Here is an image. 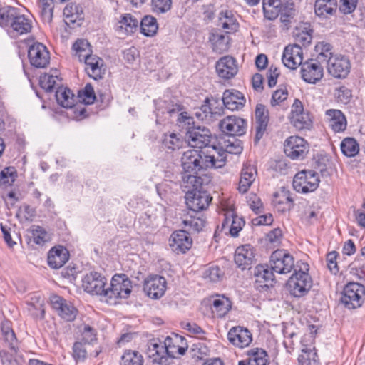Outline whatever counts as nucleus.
Segmentation results:
<instances>
[{"mask_svg": "<svg viewBox=\"0 0 365 365\" xmlns=\"http://www.w3.org/2000/svg\"><path fill=\"white\" fill-rule=\"evenodd\" d=\"M63 15L70 23H76L83 19V9L73 4H68L63 9Z\"/></svg>", "mask_w": 365, "mask_h": 365, "instance_id": "45", "label": "nucleus"}, {"mask_svg": "<svg viewBox=\"0 0 365 365\" xmlns=\"http://www.w3.org/2000/svg\"><path fill=\"white\" fill-rule=\"evenodd\" d=\"M304 269L295 271L288 280L287 284L294 297L304 296L312 286V280L307 272L309 269L307 264L304 265Z\"/></svg>", "mask_w": 365, "mask_h": 365, "instance_id": "6", "label": "nucleus"}, {"mask_svg": "<svg viewBox=\"0 0 365 365\" xmlns=\"http://www.w3.org/2000/svg\"><path fill=\"white\" fill-rule=\"evenodd\" d=\"M215 67L218 76L225 79L233 78L238 71L235 59L229 56L222 57Z\"/></svg>", "mask_w": 365, "mask_h": 365, "instance_id": "22", "label": "nucleus"}, {"mask_svg": "<svg viewBox=\"0 0 365 365\" xmlns=\"http://www.w3.org/2000/svg\"><path fill=\"white\" fill-rule=\"evenodd\" d=\"M58 103L66 108H72L75 103V96L68 88L61 87L56 91Z\"/></svg>", "mask_w": 365, "mask_h": 365, "instance_id": "38", "label": "nucleus"}, {"mask_svg": "<svg viewBox=\"0 0 365 365\" xmlns=\"http://www.w3.org/2000/svg\"><path fill=\"white\" fill-rule=\"evenodd\" d=\"M301 76L305 82L315 84L322 78L324 69L318 61L309 60L302 63Z\"/></svg>", "mask_w": 365, "mask_h": 365, "instance_id": "15", "label": "nucleus"}, {"mask_svg": "<svg viewBox=\"0 0 365 365\" xmlns=\"http://www.w3.org/2000/svg\"><path fill=\"white\" fill-rule=\"evenodd\" d=\"M282 0H263V11L266 19L274 20L279 15Z\"/></svg>", "mask_w": 365, "mask_h": 365, "instance_id": "42", "label": "nucleus"}, {"mask_svg": "<svg viewBox=\"0 0 365 365\" xmlns=\"http://www.w3.org/2000/svg\"><path fill=\"white\" fill-rule=\"evenodd\" d=\"M365 297V287L357 282L347 284L341 294V302L348 309L361 306Z\"/></svg>", "mask_w": 365, "mask_h": 365, "instance_id": "5", "label": "nucleus"}, {"mask_svg": "<svg viewBox=\"0 0 365 365\" xmlns=\"http://www.w3.org/2000/svg\"><path fill=\"white\" fill-rule=\"evenodd\" d=\"M166 289V280L163 277L154 275L149 277L144 282V290L152 299L160 298Z\"/></svg>", "mask_w": 365, "mask_h": 365, "instance_id": "18", "label": "nucleus"}, {"mask_svg": "<svg viewBox=\"0 0 365 365\" xmlns=\"http://www.w3.org/2000/svg\"><path fill=\"white\" fill-rule=\"evenodd\" d=\"M231 221V225L230 227V233L232 237H237L238 235L239 232L242 230V227L245 225V221L242 218L238 216H232V220L230 219L226 218L225 222L222 224V226L225 227V224L229 225Z\"/></svg>", "mask_w": 365, "mask_h": 365, "instance_id": "57", "label": "nucleus"}, {"mask_svg": "<svg viewBox=\"0 0 365 365\" xmlns=\"http://www.w3.org/2000/svg\"><path fill=\"white\" fill-rule=\"evenodd\" d=\"M186 204L190 210L199 212L206 209L212 200V197L205 191H186Z\"/></svg>", "mask_w": 365, "mask_h": 365, "instance_id": "14", "label": "nucleus"}, {"mask_svg": "<svg viewBox=\"0 0 365 365\" xmlns=\"http://www.w3.org/2000/svg\"><path fill=\"white\" fill-rule=\"evenodd\" d=\"M163 347L165 350L163 352L168 359H173L176 357L178 345L174 344L173 339L170 336L166 337L164 344H163Z\"/></svg>", "mask_w": 365, "mask_h": 365, "instance_id": "61", "label": "nucleus"}, {"mask_svg": "<svg viewBox=\"0 0 365 365\" xmlns=\"http://www.w3.org/2000/svg\"><path fill=\"white\" fill-rule=\"evenodd\" d=\"M210 100L206 98L204 104L195 113V116L200 120H210L213 116L220 115V110L219 111L214 110Z\"/></svg>", "mask_w": 365, "mask_h": 365, "instance_id": "44", "label": "nucleus"}, {"mask_svg": "<svg viewBox=\"0 0 365 365\" xmlns=\"http://www.w3.org/2000/svg\"><path fill=\"white\" fill-rule=\"evenodd\" d=\"M132 291V282L125 274H116L111 280L109 287H107L106 302L115 304L117 299H126Z\"/></svg>", "mask_w": 365, "mask_h": 365, "instance_id": "2", "label": "nucleus"}, {"mask_svg": "<svg viewBox=\"0 0 365 365\" xmlns=\"http://www.w3.org/2000/svg\"><path fill=\"white\" fill-rule=\"evenodd\" d=\"M211 150H188L181 157L184 173H199L207 168H219L224 165V158L218 159Z\"/></svg>", "mask_w": 365, "mask_h": 365, "instance_id": "1", "label": "nucleus"}, {"mask_svg": "<svg viewBox=\"0 0 365 365\" xmlns=\"http://www.w3.org/2000/svg\"><path fill=\"white\" fill-rule=\"evenodd\" d=\"M350 61L344 56L336 54L327 60L328 73L334 78H346L350 72Z\"/></svg>", "mask_w": 365, "mask_h": 365, "instance_id": "12", "label": "nucleus"}, {"mask_svg": "<svg viewBox=\"0 0 365 365\" xmlns=\"http://www.w3.org/2000/svg\"><path fill=\"white\" fill-rule=\"evenodd\" d=\"M219 26L225 30L227 34L236 31L239 26L232 12L227 10L220 13Z\"/></svg>", "mask_w": 365, "mask_h": 365, "instance_id": "37", "label": "nucleus"}, {"mask_svg": "<svg viewBox=\"0 0 365 365\" xmlns=\"http://www.w3.org/2000/svg\"><path fill=\"white\" fill-rule=\"evenodd\" d=\"M17 171L13 166H9L1 170V186H10L17 178Z\"/></svg>", "mask_w": 365, "mask_h": 365, "instance_id": "53", "label": "nucleus"}, {"mask_svg": "<svg viewBox=\"0 0 365 365\" xmlns=\"http://www.w3.org/2000/svg\"><path fill=\"white\" fill-rule=\"evenodd\" d=\"M255 277V282L259 284L260 287H267L272 285V282L274 279L273 271H269L267 267L264 265H257L254 270L253 273Z\"/></svg>", "mask_w": 365, "mask_h": 365, "instance_id": "34", "label": "nucleus"}, {"mask_svg": "<svg viewBox=\"0 0 365 365\" xmlns=\"http://www.w3.org/2000/svg\"><path fill=\"white\" fill-rule=\"evenodd\" d=\"M169 245L175 253L184 254L191 248L192 240L187 231L180 230L171 235L169 239Z\"/></svg>", "mask_w": 365, "mask_h": 365, "instance_id": "16", "label": "nucleus"}, {"mask_svg": "<svg viewBox=\"0 0 365 365\" xmlns=\"http://www.w3.org/2000/svg\"><path fill=\"white\" fill-rule=\"evenodd\" d=\"M227 338L231 344L241 349L248 346L252 341L251 332L247 328L240 326L230 329Z\"/></svg>", "mask_w": 365, "mask_h": 365, "instance_id": "20", "label": "nucleus"}, {"mask_svg": "<svg viewBox=\"0 0 365 365\" xmlns=\"http://www.w3.org/2000/svg\"><path fill=\"white\" fill-rule=\"evenodd\" d=\"M282 61L286 67L290 69H296L297 66L302 63V48L297 44L288 45L284 50Z\"/></svg>", "mask_w": 365, "mask_h": 365, "instance_id": "19", "label": "nucleus"}, {"mask_svg": "<svg viewBox=\"0 0 365 365\" xmlns=\"http://www.w3.org/2000/svg\"><path fill=\"white\" fill-rule=\"evenodd\" d=\"M143 359L141 354L136 351H125L121 357V365H143Z\"/></svg>", "mask_w": 365, "mask_h": 365, "instance_id": "50", "label": "nucleus"}, {"mask_svg": "<svg viewBox=\"0 0 365 365\" xmlns=\"http://www.w3.org/2000/svg\"><path fill=\"white\" fill-rule=\"evenodd\" d=\"M315 49L319 53L317 56L318 61L325 60L327 61L330 56H334L331 52L332 46L329 43L319 42L316 45Z\"/></svg>", "mask_w": 365, "mask_h": 365, "instance_id": "54", "label": "nucleus"}, {"mask_svg": "<svg viewBox=\"0 0 365 365\" xmlns=\"http://www.w3.org/2000/svg\"><path fill=\"white\" fill-rule=\"evenodd\" d=\"M183 143L182 140L175 133L165 135L163 140V145L171 150L179 149Z\"/></svg>", "mask_w": 365, "mask_h": 365, "instance_id": "55", "label": "nucleus"}, {"mask_svg": "<svg viewBox=\"0 0 365 365\" xmlns=\"http://www.w3.org/2000/svg\"><path fill=\"white\" fill-rule=\"evenodd\" d=\"M138 20L130 14H125L121 16L117 25V30L122 34L134 33L138 26Z\"/></svg>", "mask_w": 365, "mask_h": 365, "instance_id": "35", "label": "nucleus"}, {"mask_svg": "<svg viewBox=\"0 0 365 365\" xmlns=\"http://www.w3.org/2000/svg\"><path fill=\"white\" fill-rule=\"evenodd\" d=\"M31 231L34 242L36 244L43 245L49 239L47 232L38 225H33L31 227Z\"/></svg>", "mask_w": 365, "mask_h": 365, "instance_id": "59", "label": "nucleus"}, {"mask_svg": "<svg viewBox=\"0 0 365 365\" xmlns=\"http://www.w3.org/2000/svg\"><path fill=\"white\" fill-rule=\"evenodd\" d=\"M165 350L161 341L153 339L148 344L147 354L150 359H152L153 363L159 365H168V358L163 352Z\"/></svg>", "mask_w": 365, "mask_h": 365, "instance_id": "25", "label": "nucleus"}, {"mask_svg": "<svg viewBox=\"0 0 365 365\" xmlns=\"http://www.w3.org/2000/svg\"><path fill=\"white\" fill-rule=\"evenodd\" d=\"M245 98L238 91L226 90L222 96V102L225 108L230 110L242 108L245 103Z\"/></svg>", "mask_w": 365, "mask_h": 365, "instance_id": "28", "label": "nucleus"}, {"mask_svg": "<svg viewBox=\"0 0 365 365\" xmlns=\"http://www.w3.org/2000/svg\"><path fill=\"white\" fill-rule=\"evenodd\" d=\"M28 56L31 64L36 68H45L50 60L49 52L41 43H36L29 47Z\"/></svg>", "mask_w": 365, "mask_h": 365, "instance_id": "17", "label": "nucleus"}, {"mask_svg": "<svg viewBox=\"0 0 365 365\" xmlns=\"http://www.w3.org/2000/svg\"><path fill=\"white\" fill-rule=\"evenodd\" d=\"M186 140L192 148H211L214 138L210 130L205 127H193L186 133Z\"/></svg>", "mask_w": 365, "mask_h": 365, "instance_id": "7", "label": "nucleus"}, {"mask_svg": "<svg viewBox=\"0 0 365 365\" xmlns=\"http://www.w3.org/2000/svg\"><path fill=\"white\" fill-rule=\"evenodd\" d=\"M269 266L273 272L285 274L294 269V259L287 250H277L270 256Z\"/></svg>", "mask_w": 365, "mask_h": 365, "instance_id": "8", "label": "nucleus"}, {"mask_svg": "<svg viewBox=\"0 0 365 365\" xmlns=\"http://www.w3.org/2000/svg\"><path fill=\"white\" fill-rule=\"evenodd\" d=\"M90 43L88 41L80 39L76 41L73 44V48L76 51V56H78L80 61H83V55L82 54H91V49L90 48Z\"/></svg>", "mask_w": 365, "mask_h": 365, "instance_id": "56", "label": "nucleus"}, {"mask_svg": "<svg viewBox=\"0 0 365 365\" xmlns=\"http://www.w3.org/2000/svg\"><path fill=\"white\" fill-rule=\"evenodd\" d=\"M158 26L156 19L151 16H145L140 21V30L143 34L146 36H154Z\"/></svg>", "mask_w": 365, "mask_h": 365, "instance_id": "46", "label": "nucleus"}, {"mask_svg": "<svg viewBox=\"0 0 365 365\" xmlns=\"http://www.w3.org/2000/svg\"><path fill=\"white\" fill-rule=\"evenodd\" d=\"M242 150L241 142L239 140L233 138V140H227L224 142L223 147H218L215 144L212 145V153H216L217 157L216 158H224V163H225L226 153L230 154H240Z\"/></svg>", "mask_w": 365, "mask_h": 365, "instance_id": "27", "label": "nucleus"}, {"mask_svg": "<svg viewBox=\"0 0 365 365\" xmlns=\"http://www.w3.org/2000/svg\"><path fill=\"white\" fill-rule=\"evenodd\" d=\"M319 179L313 170H302L295 175L293 187L297 192H309L314 191L319 186Z\"/></svg>", "mask_w": 365, "mask_h": 365, "instance_id": "9", "label": "nucleus"}, {"mask_svg": "<svg viewBox=\"0 0 365 365\" xmlns=\"http://www.w3.org/2000/svg\"><path fill=\"white\" fill-rule=\"evenodd\" d=\"M212 51L219 54L227 52L230 48V38L228 35L212 33L210 37Z\"/></svg>", "mask_w": 365, "mask_h": 365, "instance_id": "36", "label": "nucleus"}, {"mask_svg": "<svg viewBox=\"0 0 365 365\" xmlns=\"http://www.w3.org/2000/svg\"><path fill=\"white\" fill-rule=\"evenodd\" d=\"M248 359V365H267V353L262 349L251 350Z\"/></svg>", "mask_w": 365, "mask_h": 365, "instance_id": "52", "label": "nucleus"}, {"mask_svg": "<svg viewBox=\"0 0 365 365\" xmlns=\"http://www.w3.org/2000/svg\"><path fill=\"white\" fill-rule=\"evenodd\" d=\"M256 135L255 142H258L267 129L269 122V112L262 104H257L255 108Z\"/></svg>", "mask_w": 365, "mask_h": 365, "instance_id": "26", "label": "nucleus"}, {"mask_svg": "<svg viewBox=\"0 0 365 365\" xmlns=\"http://www.w3.org/2000/svg\"><path fill=\"white\" fill-rule=\"evenodd\" d=\"M257 175L256 168L250 165H245L241 170L239 181L238 190L241 193H245L253 183Z\"/></svg>", "mask_w": 365, "mask_h": 365, "instance_id": "31", "label": "nucleus"}, {"mask_svg": "<svg viewBox=\"0 0 365 365\" xmlns=\"http://www.w3.org/2000/svg\"><path fill=\"white\" fill-rule=\"evenodd\" d=\"M107 279L101 273L91 272L86 274L82 279V287L85 292L100 297V300L106 302L105 296L107 294Z\"/></svg>", "mask_w": 365, "mask_h": 365, "instance_id": "4", "label": "nucleus"}, {"mask_svg": "<svg viewBox=\"0 0 365 365\" xmlns=\"http://www.w3.org/2000/svg\"><path fill=\"white\" fill-rule=\"evenodd\" d=\"M284 150L287 156L293 160L303 159L308 153V145L304 138L299 136H291L284 145Z\"/></svg>", "mask_w": 365, "mask_h": 365, "instance_id": "11", "label": "nucleus"}, {"mask_svg": "<svg viewBox=\"0 0 365 365\" xmlns=\"http://www.w3.org/2000/svg\"><path fill=\"white\" fill-rule=\"evenodd\" d=\"M51 304L61 318L68 322L73 321L78 314L76 308L71 303L66 302L59 296L51 298Z\"/></svg>", "mask_w": 365, "mask_h": 365, "instance_id": "21", "label": "nucleus"}, {"mask_svg": "<svg viewBox=\"0 0 365 365\" xmlns=\"http://www.w3.org/2000/svg\"><path fill=\"white\" fill-rule=\"evenodd\" d=\"M78 98L84 104H92L96 99L93 86L90 83L86 84L83 90L78 91Z\"/></svg>", "mask_w": 365, "mask_h": 365, "instance_id": "58", "label": "nucleus"}, {"mask_svg": "<svg viewBox=\"0 0 365 365\" xmlns=\"http://www.w3.org/2000/svg\"><path fill=\"white\" fill-rule=\"evenodd\" d=\"M218 125L223 133L231 136H240L246 132L245 120L235 115L227 116L220 121Z\"/></svg>", "mask_w": 365, "mask_h": 365, "instance_id": "13", "label": "nucleus"}, {"mask_svg": "<svg viewBox=\"0 0 365 365\" xmlns=\"http://www.w3.org/2000/svg\"><path fill=\"white\" fill-rule=\"evenodd\" d=\"M86 68V71L90 77L95 80L102 78L103 60L96 55L83 54Z\"/></svg>", "mask_w": 365, "mask_h": 365, "instance_id": "29", "label": "nucleus"}, {"mask_svg": "<svg viewBox=\"0 0 365 365\" xmlns=\"http://www.w3.org/2000/svg\"><path fill=\"white\" fill-rule=\"evenodd\" d=\"M329 117V124L334 132H341L346 128V120L339 110H328L326 112Z\"/></svg>", "mask_w": 365, "mask_h": 365, "instance_id": "32", "label": "nucleus"}, {"mask_svg": "<svg viewBox=\"0 0 365 365\" xmlns=\"http://www.w3.org/2000/svg\"><path fill=\"white\" fill-rule=\"evenodd\" d=\"M224 272L217 266H212L207 269L204 272V277L210 282H216L220 281Z\"/></svg>", "mask_w": 365, "mask_h": 365, "instance_id": "60", "label": "nucleus"}, {"mask_svg": "<svg viewBox=\"0 0 365 365\" xmlns=\"http://www.w3.org/2000/svg\"><path fill=\"white\" fill-rule=\"evenodd\" d=\"M206 223L205 220L202 216H185L182 220V224L189 232H199L202 230Z\"/></svg>", "mask_w": 365, "mask_h": 365, "instance_id": "40", "label": "nucleus"}, {"mask_svg": "<svg viewBox=\"0 0 365 365\" xmlns=\"http://www.w3.org/2000/svg\"><path fill=\"white\" fill-rule=\"evenodd\" d=\"M337 9V0H316L314 11L318 16L327 18L333 15Z\"/></svg>", "mask_w": 365, "mask_h": 365, "instance_id": "33", "label": "nucleus"}, {"mask_svg": "<svg viewBox=\"0 0 365 365\" xmlns=\"http://www.w3.org/2000/svg\"><path fill=\"white\" fill-rule=\"evenodd\" d=\"M69 254L63 246L54 247L48 254V264L53 269H59L68 260Z\"/></svg>", "mask_w": 365, "mask_h": 365, "instance_id": "24", "label": "nucleus"}, {"mask_svg": "<svg viewBox=\"0 0 365 365\" xmlns=\"http://www.w3.org/2000/svg\"><path fill=\"white\" fill-rule=\"evenodd\" d=\"M199 173H184L182 174V186L187 189L186 191L200 190L202 185V179L198 176Z\"/></svg>", "mask_w": 365, "mask_h": 365, "instance_id": "39", "label": "nucleus"}, {"mask_svg": "<svg viewBox=\"0 0 365 365\" xmlns=\"http://www.w3.org/2000/svg\"><path fill=\"white\" fill-rule=\"evenodd\" d=\"M288 92L287 90L285 88H280L275 91L272 96L271 105L272 106L279 105L280 103L286 100Z\"/></svg>", "mask_w": 365, "mask_h": 365, "instance_id": "63", "label": "nucleus"}, {"mask_svg": "<svg viewBox=\"0 0 365 365\" xmlns=\"http://www.w3.org/2000/svg\"><path fill=\"white\" fill-rule=\"evenodd\" d=\"M153 10L155 12L162 14L168 11L171 8V0H153Z\"/></svg>", "mask_w": 365, "mask_h": 365, "instance_id": "62", "label": "nucleus"}, {"mask_svg": "<svg viewBox=\"0 0 365 365\" xmlns=\"http://www.w3.org/2000/svg\"><path fill=\"white\" fill-rule=\"evenodd\" d=\"M299 365H317L318 358L314 349H303L298 357Z\"/></svg>", "mask_w": 365, "mask_h": 365, "instance_id": "47", "label": "nucleus"}, {"mask_svg": "<svg viewBox=\"0 0 365 365\" xmlns=\"http://www.w3.org/2000/svg\"><path fill=\"white\" fill-rule=\"evenodd\" d=\"M231 305L230 299L222 296L213 300L212 312L217 317H222L229 312Z\"/></svg>", "mask_w": 365, "mask_h": 365, "instance_id": "41", "label": "nucleus"}, {"mask_svg": "<svg viewBox=\"0 0 365 365\" xmlns=\"http://www.w3.org/2000/svg\"><path fill=\"white\" fill-rule=\"evenodd\" d=\"M19 14L18 9L15 7L6 6L1 8V28L7 31Z\"/></svg>", "mask_w": 365, "mask_h": 365, "instance_id": "43", "label": "nucleus"}, {"mask_svg": "<svg viewBox=\"0 0 365 365\" xmlns=\"http://www.w3.org/2000/svg\"><path fill=\"white\" fill-rule=\"evenodd\" d=\"M291 123L297 130L308 129L312 125V120L309 112L304 110L302 103L299 99H295L289 115Z\"/></svg>", "mask_w": 365, "mask_h": 365, "instance_id": "10", "label": "nucleus"}, {"mask_svg": "<svg viewBox=\"0 0 365 365\" xmlns=\"http://www.w3.org/2000/svg\"><path fill=\"white\" fill-rule=\"evenodd\" d=\"M280 20L284 24H288L290 19L294 14V4L292 1H282V5L279 8Z\"/></svg>", "mask_w": 365, "mask_h": 365, "instance_id": "51", "label": "nucleus"}, {"mask_svg": "<svg viewBox=\"0 0 365 365\" xmlns=\"http://www.w3.org/2000/svg\"><path fill=\"white\" fill-rule=\"evenodd\" d=\"M31 20L19 13L16 19L13 21L12 26L7 31V33L11 36L22 35L31 32Z\"/></svg>", "mask_w": 365, "mask_h": 365, "instance_id": "30", "label": "nucleus"}, {"mask_svg": "<svg viewBox=\"0 0 365 365\" xmlns=\"http://www.w3.org/2000/svg\"><path fill=\"white\" fill-rule=\"evenodd\" d=\"M54 3L56 0H38L41 14L44 21L50 23L53 19Z\"/></svg>", "mask_w": 365, "mask_h": 365, "instance_id": "48", "label": "nucleus"}, {"mask_svg": "<svg viewBox=\"0 0 365 365\" xmlns=\"http://www.w3.org/2000/svg\"><path fill=\"white\" fill-rule=\"evenodd\" d=\"M2 340L9 351L6 352L4 350V355L1 356V362L4 365H19L15 359V355L19 349V342L11 327V322L9 320L1 322Z\"/></svg>", "mask_w": 365, "mask_h": 365, "instance_id": "3", "label": "nucleus"}, {"mask_svg": "<svg viewBox=\"0 0 365 365\" xmlns=\"http://www.w3.org/2000/svg\"><path fill=\"white\" fill-rule=\"evenodd\" d=\"M253 247L250 245L238 247L235 250V262L238 267L245 270L250 269L254 261Z\"/></svg>", "mask_w": 365, "mask_h": 365, "instance_id": "23", "label": "nucleus"}, {"mask_svg": "<svg viewBox=\"0 0 365 365\" xmlns=\"http://www.w3.org/2000/svg\"><path fill=\"white\" fill-rule=\"evenodd\" d=\"M341 150L344 155L353 157L359 153V147L355 139L346 138L341 143Z\"/></svg>", "mask_w": 365, "mask_h": 365, "instance_id": "49", "label": "nucleus"}, {"mask_svg": "<svg viewBox=\"0 0 365 365\" xmlns=\"http://www.w3.org/2000/svg\"><path fill=\"white\" fill-rule=\"evenodd\" d=\"M337 252L335 251L331 252L327 255V267L333 274H336L339 272V268L336 263Z\"/></svg>", "mask_w": 365, "mask_h": 365, "instance_id": "64", "label": "nucleus"}]
</instances>
